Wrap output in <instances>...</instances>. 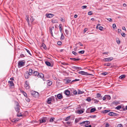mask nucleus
<instances>
[{
    "label": "nucleus",
    "mask_w": 127,
    "mask_h": 127,
    "mask_svg": "<svg viewBox=\"0 0 127 127\" xmlns=\"http://www.w3.org/2000/svg\"><path fill=\"white\" fill-rule=\"evenodd\" d=\"M33 75L35 76H36L38 78H41L44 77V75L42 73H39L37 71H34L33 72Z\"/></svg>",
    "instance_id": "1"
},
{
    "label": "nucleus",
    "mask_w": 127,
    "mask_h": 127,
    "mask_svg": "<svg viewBox=\"0 0 127 127\" xmlns=\"http://www.w3.org/2000/svg\"><path fill=\"white\" fill-rule=\"evenodd\" d=\"M55 100V98L54 96H52L48 98L47 99V102L48 104H50L52 101H54Z\"/></svg>",
    "instance_id": "2"
},
{
    "label": "nucleus",
    "mask_w": 127,
    "mask_h": 127,
    "mask_svg": "<svg viewBox=\"0 0 127 127\" xmlns=\"http://www.w3.org/2000/svg\"><path fill=\"white\" fill-rule=\"evenodd\" d=\"M31 94L33 97H38L39 95L38 92L33 91H31Z\"/></svg>",
    "instance_id": "3"
},
{
    "label": "nucleus",
    "mask_w": 127,
    "mask_h": 127,
    "mask_svg": "<svg viewBox=\"0 0 127 127\" xmlns=\"http://www.w3.org/2000/svg\"><path fill=\"white\" fill-rule=\"evenodd\" d=\"M25 64V62L23 61H19L18 62V66L19 67H21L24 66Z\"/></svg>",
    "instance_id": "4"
},
{
    "label": "nucleus",
    "mask_w": 127,
    "mask_h": 127,
    "mask_svg": "<svg viewBox=\"0 0 127 127\" xmlns=\"http://www.w3.org/2000/svg\"><path fill=\"white\" fill-rule=\"evenodd\" d=\"M113 57H110L107 58H104L103 60L105 62H109L112 61L113 59Z\"/></svg>",
    "instance_id": "5"
},
{
    "label": "nucleus",
    "mask_w": 127,
    "mask_h": 127,
    "mask_svg": "<svg viewBox=\"0 0 127 127\" xmlns=\"http://www.w3.org/2000/svg\"><path fill=\"white\" fill-rule=\"evenodd\" d=\"M29 73L28 71H26L24 74L25 78L26 79L30 77V75H31Z\"/></svg>",
    "instance_id": "6"
},
{
    "label": "nucleus",
    "mask_w": 127,
    "mask_h": 127,
    "mask_svg": "<svg viewBox=\"0 0 127 127\" xmlns=\"http://www.w3.org/2000/svg\"><path fill=\"white\" fill-rule=\"evenodd\" d=\"M17 107L15 108V110L16 112L18 113H19L20 112V106L18 103L16 105Z\"/></svg>",
    "instance_id": "7"
},
{
    "label": "nucleus",
    "mask_w": 127,
    "mask_h": 127,
    "mask_svg": "<svg viewBox=\"0 0 127 127\" xmlns=\"http://www.w3.org/2000/svg\"><path fill=\"white\" fill-rule=\"evenodd\" d=\"M25 88L26 89H28L29 88V83L28 82H27V81H26L25 82Z\"/></svg>",
    "instance_id": "8"
},
{
    "label": "nucleus",
    "mask_w": 127,
    "mask_h": 127,
    "mask_svg": "<svg viewBox=\"0 0 127 127\" xmlns=\"http://www.w3.org/2000/svg\"><path fill=\"white\" fill-rule=\"evenodd\" d=\"M90 122L88 121H83L80 124H84V125H88L89 124H90Z\"/></svg>",
    "instance_id": "9"
},
{
    "label": "nucleus",
    "mask_w": 127,
    "mask_h": 127,
    "mask_svg": "<svg viewBox=\"0 0 127 127\" xmlns=\"http://www.w3.org/2000/svg\"><path fill=\"white\" fill-rule=\"evenodd\" d=\"M56 95L57 96V98L59 99H61L63 97L62 94L61 93H59L57 95H55V96H56Z\"/></svg>",
    "instance_id": "10"
},
{
    "label": "nucleus",
    "mask_w": 127,
    "mask_h": 127,
    "mask_svg": "<svg viewBox=\"0 0 127 127\" xmlns=\"http://www.w3.org/2000/svg\"><path fill=\"white\" fill-rule=\"evenodd\" d=\"M54 16V15L52 14H46V16L48 18H51L53 17Z\"/></svg>",
    "instance_id": "11"
},
{
    "label": "nucleus",
    "mask_w": 127,
    "mask_h": 127,
    "mask_svg": "<svg viewBox=\"0 0 127 127\" xmlns=\"http://www.w3.org/2000/svg\"><path fill=\"white\" fill-rule=\"evenodd\" d=\"M65 94L67 96H69L70 94V91L68 90H66L64 92Z\"/></svg>",
    "instance_id": "12"
},
{
    "label": "nucleus",
    "mask_w": 127,
    "mask_h": 127,
    "mask_svg": "<svg viewBox=\"0 0 127 127\" xmlns=\"http://www.w3.org/2000/svg\"><path fill=\"white\" fill-rule=\"evenodd\" d=\"M96 97L98 98L99 99H102V96H101L100 94L98 93L96 94Z\"/></svg>",
    "instance_id": "13"
},
{
    "label": "nucleus",
    "mask_w": 127,
    "mask_h": 127,
    "mask_svg": "<svg viewBox=\"0 0 127 127\" xmlns=\"http://www.w3.org/2000/svg\"><path fill=\"white\" fill-rule=\"evenodd\" d=\"M46 118H43L40 120V123H44L46 121Z\"/></svg>",
    "instance_id": "14"
},
{
    "label": "nucleus",
    "mask_w": 127,
    "mask_h": 127,
    "mask_svg": "<svg viewBox=\"0 0 127 127\" xmlns=\"http://www.w3.org/2000/svg\"><path fill=\"white\" fill-rule=\"evenodd\" d=\"M26 19L27 20V21L28 23V25L30 26V21L29 19V16L28 15H26Z\"/></svg>",
    "instance_id": "15"
},
{
    "label": "nucleus",
    "mask_w": 127,
    "mask_h": 127,
    "mask_svg": "<svg viewBox=\"0 0 127 127\" xmlns=\"http://www.w3.org/2000/svg\"><path fill=\"white\" fill-rule=\"evenodd\" d=\"M45 64H46V65L48 66L51 67L52 66H51V63L47 61L45 62Z\"/></svg>",
    "instance_id": "16"
},
{
    "label": "nucleus",
    "mask_w": 127,
    "mask_h": 127,
    "mask_svg": "<svg viewBox=\"0 0 127 127\" xmlns=\"http://www.w3.org/2000/svg\"><path fill=\"white\" fill-rule=\"evenodd\" d=\"M110 111V110H103L102 111V113H106L109 112Z\"/></svg>",
    "instance_id": "17"
},
{
    "label": "nucleus",
    "mask_w": 127,
    "mask_h": 127,
    "mask_svg": "<svg viewBox=\"0 0 127 127\" xmlns=\"http://www.w3.org/2000/svg\"><path fill=\"white\" fill-rule=\"evenodd\" d=\"M70 60H73L75 61H79L80 59V58H70Z\"/></svg>",
    "instance_id": "18"
},
{
    "label": "nucleus",
    "mask_w": 127,
    "mask_h": 127,
    "mask_svg": "<svg viewBox=\"0 0 127 127\" xmlns=\"http://www.w3.org/2000/svg\"><path fill=\"white\" fill-rule=\"evenodd\" d=\"M47 84L48 85L50 86L52 84V82L48 80L47 81Z\"/></svg>",
    "instance_id": "19"
},
{
    "label": "nucleus",
    "mask_w": 127,
    "mask_h": 127,
    "mask_svg": "<svg viewBox=\"0 0 127 127\" xmlns=\"http://www.w3.org/2000/svg\"><path fill=\"white\" fill-rule=\"evenodd\" d=\"M41 47H42L45 50H46L47 47L46 46L44 43H42Z\"/></svg>",
    "instance_id": "20"
},
{
    "label": "nucleus",
    "mask_w": 127,
    "mask_h": 127,
    "mask_svg": "<svg viewBox=\"0 0 127 127\" xmlns=\"http://www.w3.org/2000/svg\"><path fill=\"white\" fill-rule=\"evenodd\" d=\"M84 110H79L77 111V113L79 114H81L83 113Z\"/></svg>",
    "instance_id": "21"
},
{
    "label": "nucleus",
    "mask_w": 127,
    "mask_h": 127,
    "mask_svg": "<svg viewBox=\"0 0 127 127\" xmlns=\"http://www.w3.org/2000/svg\"><path fill=\"white\" fill-rule=\"evenodd\" d=\"M9 83L10 84V86H14V84L12 81H8Z\"/></svg>",
    "instance_id": "22"
},
{
    "label": "nucleus",
    "mask_w": 127,
    "mask_h": 127,
    "mask_svg": "<svg viewBox=\"0 0 127 127\" xmlns=\"http://www.w3.org/2000/svg\"><path fill=\"white\" fill-rule=\"evenodd\" d=\"M29 73L30 75H31L33 73V70L31 69H30L29 70Z\"/></svg>",
    "instance_id": "23"
},
{
    "label": "nucleus",
    "mask_w": 127,
    "mask_h": 127,
    "mask_svg": "<svg viewBox=\"0 0 127 127\" xmlns=\"http://www.w3.org/2000/svg\"><path fill=\"white\" fill-rule=\"evenodd\" d=\"M92 100H93V101H95V103H98V102H99V101L97 99H95L94 98H92Z\"/></svg>",
    "instance_id": "24"
},
{
    "label": "nucleus",
    "mask_w": 127,
    "mask_h": 127,
    "mask_svg": "<svg viewBox=\"0 0 127 127\" xmlns=\"http://www.w3.org/2000/svg\"><path fill=\"white\" fill-rule=\"evenodd\" d=\"M126 75L125 74L122 75L119 77V78L120 79H122L125 78V77Z\"/></svg>",
    "instance_id": "25"
},
{
    "label": "nucleus",
    "mask_w": 127,
    "mask_h": 127,
    "mask_svg": "<svg viewBox=\"0 0 127 127\" xmlns=\"http://www.w3.org/2000/svg\"><path fill=\"white\" fill-rule=\"evenodd\" d=\"M106 98L108 100H109L111 99V97L109 95H106Z\"/></svg>",
    "instance_id": "26"
},
{
    "label": "nucleus",
    "mask_w": 127,
    "mask_h": 127,
    "mask_svg": "<svg viewBox=\"0 0 127 127\" xmlns=\"http://www.w3.org/2000/svg\"><path fill=\"white\" fill-rule=\"evenodd\" d=\"M54 27L53 26L49 28V32L50 33L52 32V30L54 29Z\"/></svg>",
    "instance_id": "27"
},
{
    "label": "nucleus",
    "mask_w": 127,
    "mask_h": 127,
    "mask_svg": "<svg viewBox=\"0 0 127 127\" xmlns=\"http://www.w3.org/2000/svg\"><path fill=\"white\" fill-rule=\"evenodd\" d=\"M70 116H69L65 118L64 120L65 121H68L70 119Z\"/></svg>",
    "instance_id": "28"
},
{
    "label": "nucleus",
    "mask_w": 127,
    "mask_h": 127,
    "mask_svg": "<svg viewBox=\"0 0 127 127\" xmlns=\"http://www.w3.org/2000/svg\"><path fill=\"white\" fill-rule=\"evenodd\" d=\"M21 92H22L23 95L26 97H27V94L23 91H21Z\"/></svg>",
    "instance_id": "29"
},
{
    "label": "nucleus",
    "mask_w": 127,
    "mask_h": 127,
    "mask_svg": "<svg viewBox=\"0 0 127 127\" xmlns=\"http://www.w3.org/2000/svg\"><path fill=\"white\" fill-rule=\"evenodd\" d=\"M55 118L54 117H51L50 118L49 121L50 122H53Z\"/></svg>",
    "instance_id": "30"
},
{
    "label": "nucleus",
    "mask_w": 127,
    "mask_h": 127,
    "mask_svg": "<svg viewBox=\"0 0 127 127\" xmlns=\"http://www.w3.org/2000/svg\"><path fill=\"white\" fill-rule=\"evenodd\" d=\"M96 110L95 108H92L90 110V112L92 113L95 111Z\"/></svg>",
    "instance_id": "31"
},
{
    "label": "nucleus",
    "mask_w": 127,
    "mask_h": 127,
    "mask_svg": "<svg viewBox=\"0 0 127 127\" xmlns=\"http://www.w3.org/2000/svg\"><path fill=\"white\" fill-rule=\"evenodd\" d=\"M66 83H68L70 82H71L72 81H71V80L70 79V78H69L68 79H66Z\"/></svg>",
    "instance_id": "32"
},
{
    "label": "nucleus",
    "mask_w": 127,
    "mask_h": 127,
    "mask_svg": "<svg viewBox=\"0 0 127 127\" xmlns=\"http://www.w3.org/2000/svg\"><path fill=\"white\" fill-rule=\"evenodd\" d=\"M64 38V36L63 35L62 33H61V40H63Z\"/></svg>",
    "instance_id": "33"
},
{
    "label": "nucleus",
    "mask_w": 127,
    "mask_h": 127,
    "mask_svg": "<svg viewBox=\"0 0 127 127\" xmlns=\"http://www.w3.org/2000/svg\"><path fill=\"white\" fill-rule=\"evenodd\" d=\"M122 108V106L121 105H118L116 107L115 109L117 110H119Z\"/></svg>",
    "instance_id": "34"
},
{
    "label": "nucleus",
    "mask_w": 127,
    "mask_h": 127,
    "mask_svg": "<svg viewBox=\"0 0 127 127\" xmlns=\"http://www.w3.org/2000/svg\"><path fill=\"white\" fill-rule=\"evenodd\" d=\"M85 72L83 71H79L78 72V73L79 74H80L82 75H84Z\"/></svg>",
    "instance_id": "35"
},
{
    "label": "nucleus",
    "mask_w": 127,
    "mask_h": 127,
    "mask_svg": "<svg viewBox=\"0 0 127 127\" xmlns=\"http://www.w3.org/2000/svg\"><path fill=\"white\" fill-rule=\"evenodd\" d=\"M84 93V92L83 91H81L80 90H79V89L78 90V94H82L83 93Z\"/></svg>",
    "instance_id": "36"
},
{
    "label": "nucleus",
    "mask_w": 127,
    "mask_h": 127,
    "mask_svg": "<svg viewBox=\"0 0 127 127\" xmlns=\"http://www.w3.org/2000/svg\"><path fill=\"white\" fill-rule=\"evenodd\" d=\"M111 64L110 63H107L106 64H103L104 66H109L111 65Z\"/></svg>",
    "instance_id": "37"
},
{
    "label": "nucleus",
    "mask_w": 127,
    "mask_h": 127,
    "mask_svg": "<svg viewBox=\"0 0 127 127\" xmlns=\"http://www.w3.org/2000/svg\"><path fill=\"white\" fill-rule=\"evenodd\" d=\"M19 120V119L18 118H16L14 119L13 120V122H16L17 121H18Z\"/></svg>",
    "instance_id": "38"
},
{
    "label": "nucleus",
    "mask_w": 127,
    "mask_h": 127,
    "mask_svg": "<svg viewBox=\"0 0 127 127\" xmlns=\"http://www.w3.org/2000/svg\"><path fill=\"white\" fill-rule=\"evenodd\" d=\"M96 115H92L90 116L89 117L91 118H95L96 117Z\"/></svg>",
    "instance_id": "39"
},
{
    "label": "nucleus",
    "mask_w": 127,
    "mask_h": 127,
    "mask_svg": "<svg viewBox=\"0 0 127 127\" xmlns=\"http://www.w3.org/2000/svg\"><path fill=\"white\" fill-rule=\"evenodd\" d=\"M85 52V51L84 50H82L80 51H79L78 52V53L79 54H83Z\"/></svg>",
    "instance_id": "40"
},
{
    "label": "nucleus",
    "mask_w": 127,
    "mask_h": 127,
    "mask_svg": "<svg viewBox=\"0 0 127 127\" xmlns=\"http://www.w3.org/2000/svg\"><path fill=\"white\" fill-rule=\"evenodd\" d=\"M51 22L52 23H56L57 22V21L55 19L52 20Z\"/></svg>",
    "instance_id": "41"
},
{
    "label": "nucleus",
    "mask_w": 127,
    "mask_h": 127,
    "mask_svg": "<svg viewBox=\"0 0 127 127\" xmlns=\"http://www.w3.org/2000/svg\"><path fill=\"white\" fill-rule=\"evenodd\" d=\"M119 115V114H118L114 112L112 116L114 117L117 116H118Z\"/></svg>",
    "instance_id": "42"
},
{
    "label": "nucleus",
    "mask_w": 127,
    "mask_h": 127,
    "mask_svg": "<svg viewBox=\"0 0 127 127\" xmlns=\"http://www.w3.org/2000/svg\"><path fill=\"white\" fill-rule=\"evenodd\" d=\"M84 75H92V74H91L87 72H85L84 73Z\"/></svg>",
    "instance_id": "43"
},
{
    "label": "nucleus",
    "mask_w": 127,
    "mask_h": 127,
    "mask_svg": "<svg viewBox=\"0 0 127 127\" xmlns=\"http://www.w3.org/2000/svg\"><path fill=\"white\" fill-rule=\"evenodd\" d=\"M78 67L73 66L72 67V68L75 70H77L78 69Z\"/></svg>",
    "instance_id": "44"
},
{
    "label": "nucleus",
    "mask_w": 127,
    "mask_h": 127,
    "mask_svg": "<svg viewBox=\"0 0 127 127\" xmlns=\"http://www.w3.org/2000/svg\"><path fill=\"white\" fill-rule=\"evenodd\" d=\"M91 98L90 97H88L86 99V100L88 102H90L91 101Z\"/></svg>",
    "instance_id": "45"
},
{
    "label": "nucleus",
    "mask_w": 127,
    "mask_h": 127,
    "mask_svg": "<svg viewBox=\"0 0 127 127\" xmlns=\"http://www.w3.org/2000/svg\"><path fill=\"white\" fill-rule=\"evenodd\" d=\"M114 112H110L108 113V115L110 116H112Z\"/></svg>",
    "instance_id": "46"
},
{
    "label": "nucleus",
    "mask_w": 127,
    "mask_h": 127,
    "mask_svg": "<svg viewBox=\"0 0 127 127\" xmlns=\"http://www.w3.org/2000/svg\"><path fill=\"white\" fill-rule=\"evenodd\" d=\"M26 50V51L27 52L29 53L30 55L32 56V55L31 53H30V51L29 50H28L26 49H25Z\"/></svg>",
    "instance_id": "47"
},
{
    "label": "nucleus",
    "mask_w": 127,
    "mask_h": 127,
    "mask_svg": "<svg viewBox=\"0 0 127 127\" xmlns=\"http://www.w3.org/2000/svg\"><path fill=\"white\" fill-rule=\"evenodd\" d=\"M22 115L21 113H17V116L18 117H20L22 116Z\"/></svg>",
    "instance_id": "48"
},
{
    "label": "nucleus",
    "mask_w": 127,
    "mask_h": 127,
    "mask_svg": "<svg viewBox=\"0 0 127 127\" xmlns=\"http://www.w3.org/2000/svg\"><path fill=\"white\" fill-rule=\"evenodd\" d=\"M117 127H123V126L121 124H118L117 126Z\"/></svg>",
    "instance_id": "49"
},
{
    "label": "nucleus",
    "mask_w": 127,
    "mask_h": 127,
    "mask_svg": "<svg viewBox=\"0 0 127 127\" xmlns=\"http://www.w3.org/2000/svg\"><path fill=\"white\" fill-rule=\"evenodd\" d=\"M72 53L75 56H77L78 55V54L77 53L73 51L72 52Z\"/></svg>",
    "instance_id": "50"
},
{
    "label": "nucleus",
    "mask_w": 127,
    "mask_h": 127,
    "mask_svg": "<svg viewBox=\"0 0 127 127\" xmlns=\"http://www.w3.org/2000/svg\"><path fill=\"white\" fill-rule=\"evenodd\" d=\"M79 79H75V80H72L71 82H74L79 81Z\"/></svg>",
    "instance_id": "51"
},
{
    "label": "nucleus",
    "mask_w": 127,
    "mask_h": 127,
    "mask_svg": "<svg viewBox=\"0 0 127 127\" xmlns=\"http://www.w3.org/2000/svg\"><path fill=\"white\" fill-rule=\"evenodd\" d=\"M103 28L102 26H99V29L101 31H102L103 30Z\"/></svg>",
    "instance_id": "52"
},
{
    "label": "nucleus",
    "mask_w": 127,
    "mask_h": 127,
    "mask_svg": "<svg viewBox=\"0 0 127 127\" xmlns=\"http://www.w3.org/2000/svg\"><path fill=\"white\" fill-rule=\"evenodd\" d=\"M83 125L85 127H92V126L91 125Z\"/></svg>",
    "instance_id": "53"
},
{
    "label": "nucleus",
    "mask_w": 127,
    "mask_h": 127,
    "mask_svg": "<svg viewBox=\"0 0 127 127\" xmlns=\"http://www.w3.org/2000/svg\"><path fill=\"white\" fill-rule=\"evenodd\" d=\"M107 74V72H103L102 73V74L103 75H106V74Z\"/></svg>",
    "instance_id": "54"
},
{
    "label": "nucleus",
    "mask_w": 127,
    "mask_h": 127,
    "mask_svg": "<svg viewBox=\"0 0 127 127\" xmlns=\"http://www.w3.org/2000/svg\"><path fill=\"white\" fill-rule=\"evenodd\" d=\"M62 44V43L61 41H59L57 42V44L58 45H61Z\"/></svg>",
    "instance_id": "55"
},
{
    "label": "nucleus",
    "mask_w": 127,
    "mask_h": 127,
    "mask_svg": "<svg viewBox=\"0 0 127 127\" xmlns=\"http://www.w3.org/2000/svg\"><path fill=\"white\" fill-rule=\"evenodd\" d=\"M92 12L91 11L89 12L88 13V14L89 15H91L92 14Z\"/></svg>",
    "instance_id": "56"
},
{
    "label": "nucleus",
    "mask_w": 127,
    "mask_h": 127,
    "mask_svg": "<svg viewBox=\"0 0 127 127\" xmlns=\"http://www.w3.org/2000/svg\"><path fill=\"white\" fill-rule=\"evenodd\" d=\"M65 32L67 35H68L69 32V31L67 30L66 29L65 30Z\"/></svg>",
    "instance_id": "57"
},
{
    "label": "nucleus",
    "mask_w": 127,
    "mask_h": 127,
    "mask_svg": "<svg viewBox=\"0 0 127 127\" xmlns=\"http://www.w3.org/2000/svg\"><path fill=\"white\" fill-rule=\"evenodd\" d=\"M88 30L87 28H86L84 29V30L83 31V33L84 34L85 33V32L87 31Z\"/></svg>",
    "instance_id": "58"
},
{
    "label": "nucleus",
    "mask_w": 127,
    "mask_h": 127,
    "mask_svg": "<svg viewBox=\"0 0 127 127\" xmlns=\"http://www.w3.org/2000/svg\"><path fill=\"white\" fill-rule=\"evenodd\" d=\"M87 7V6L86 5H84L83 6H82L81 8L83 9H85Z\"/></svg>",
    "instance_id": "59"
},
{
    "label": "nucleus",
    "mask_w": 127,
    "mask_h": 127,
    "mask_svg": "<svg viewBox=\"0 0 127 127\" xmlns=\"http://www.w3.org/2000/svg\"><path fill=\"white\" fill-rule=\"evenodd\" d=\"M30 20L31 22H32L34 20V19L32 17L30 18Z\"/></svg>",
    "instance_id": "60"
},
{
    "label": "nucleus",
    "mask_w": 127,
    "mask_h": 127,
    "mask_svg": "<svg viewBox=\"0 0 127 127\" xmlns=\"http://www.w3.org/2000/svg\"><path fill=\"white\" fill-rule=\"evenodd\" d=\"M26 100L27 102H29L30 101V99L27 97H26Z\"/></svg>",
    "instance_id": "61"
},
{
    "label": "nucleus",
    "mask_w": 127,
    "mask_h": 127,
    "mask_svg": "<svg viewBox=\"0 0 127 127\" xmlns=\"http://www.w3.org/2000/svg\"><path fill=\"white\" fill-rule=\"evenodd\" d=\"M25 57V55L23 54H21L20 55V57L21 58H23Z\"/></svg>",
    "instance_id": "62"
},
{
    "label": "nucleus",
    "mask_w": 127,
    "mask_h": 127,
    "mask_svg": "<svg viewBox=\"0 0 127 127\" xmlns=\"http://www.w3.org/2000/svg\"><path fill=\"white\" fill-rule=\"evenodd\" d=\"M113 27L114 29H115V28H116V26L115 24H113Z\"/></svg>",
    "instance_id": "63"
},
{
    "label": "nucleus",
    "mask_w": 127,
    "mask_h": 127,
    "mask_svg": "<svg viewBox=\"0 0 127 127\" xmlns=\"http://www.w3.org/2000/svg\"><path fill=\"white\" fill-rule=\"evenodd\" d=\"M73 93L75 95H76L77 94V92L76 90L74 91Z\"/></svg>",
    "instance_id": "64"
}]
</instances>
